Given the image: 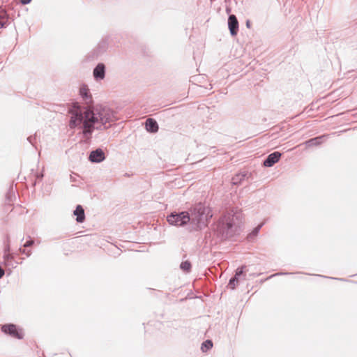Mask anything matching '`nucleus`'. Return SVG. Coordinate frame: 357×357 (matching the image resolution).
Returning a JSON list of instances; mask_svg holds the SVG:
<instances>
[{
  "label": "nucleus",
  "mask_w": 357,
  "mask_h": 357,
  "mask_svg": "<svg viewBox=\"0 0 357 357\" xmlns=\"http://www.w3.org/2000/svg\"><path fill=\"white\" fill-rule=\"evenodd\" d=\"M179 267L182 271L188 273L192 270V264L189 260H185L181 263Z\"/></svg>",
  "instance_id": "19"
},
{
  "label": "nucleus",
  "mask_w": 357,
  "mask_h": 357,
  "mask_svg": "<svg viewBox=\"0 0 357 357\" xmlns=\"http://www.w3.org/2000/svg\"><path fill=\"white\" fill-rule=\"evenodd\" d=\"M291 274H293V273H289V272H279V273H275V274H273L271 275V276H269L266 280L269 279V278H272L273 277H275V276H278V275H291Z\"/></svg>",
  "instance_id": "27"
},
{
  "label": "nucleus",
  "mask_w": 357,
  "mask_h": 357,
  "mask_svg": "<svg viewBox=\"0 0 357 357\" xmlns=\"http://www.w3.org/2000/svg\"><path fill=\"white\" fill-rule=\"evenodd\" d=\"M318 276H319V277H323V278H326V276H324V275H318Z\"/></svg>",
  "instance_id": "35"
},
{
  "label": "nucleus",
  "mask_w": 357,
  "mask_h": 357,
  "mask_svg": "<svg viewBox=\"0 0 357 357\" xmlns=\"http://www.w3.org/2000/svg\"><path fill=\"white\" fill-rule=\"evenodd\" d=\"M44 175L43 172L37 173L36 175V180L34 181L33 185L35 186L38 181H41L43 178Z\"/></svg>",
  "instance_id": "26"
},
{
  "label": "nucleus",
  "mask_w": 357,
  "mask_h": 357,
  "mask_svg": "<svg viewBox=\"0 0 357 357\" xmlns=\"http://www.w3.org/2000/svg\"><path fill=\"white\" fill-rule=\"evenodd\" d=\"M245 268V266H242L238 268L236 271L234 276L239 278L242 275L244 274Z\"/></svg>",
  "instance_id": "23"
},
{
  "label": "nucleus",
  "mask_w": 357,
  "mask_h": 357,
  "mask_svg": "<svg viewBox=\"0 0 357 357\" xmlns=\"http://www.w3.org/2000/svg\"><path fill=\"white\" fill-rule=\"evenodd\" d=\"M234 216L227 213L222 215L215 223L214 234L220 241L231 238L238 232V226L235 222Z\"/></svg>",
  "instance_id": "2"
},
{
  "label": "nucleus",
  "mask_w": 357,
  "mask_h": 357,
  "mask_svg": "<svg viewBox=\"0 0 357 357\" xmlns=\"http://www.w3.org/2000/svg\"><path fill=\"white\" fill-rule=\"evenodd\" d=\"M31 1V0H20V2L23 5H26L29 3Z\"/></svg>",
  "instance_id": "30"
},
{
  "label": "nucleus",
  "mask_w": 357,
  "mask_h": 357,
  "mask_svg": "<svg viewBox=\"0 0 357 357\" xmlns=\"http://www.w3.org/2000/svg\"><path fill=\"white\" fill-rule=\"evenodd\" d=\"M1 328L3 333L18 340L23 339L24 336L23 329L14 324H3Z\"/></svg>",
  "instance_id": "5"
},
{
  "label": "nucleus",
  "mask_w": 357,
  "mask_h": 357,
  "mask_svg": "<svg viewBox=\"0 0 357 357\" xmlns=\"http://www.w3.org/2000/svg\"><path fill=\"white\" fill-rule=\"evenodd\" d=\"M331 279H333V280H342V281H344L345 280L343 279V278H330Z\"/></svg>",
  "instance_id": "33"
},
{
  "label": "nucleus",
  "mask_w": 357,
  "mask_h": 357,
  "mask_svg": "<svg viewBox=\"0 0 357 357\" xmlns=\"http://www.w3.org/2000/svg\"><path fill=\"white\" fill-rule=\"evenodd\" d=\"M10 246L9 243H7L4 247L3 255L10 254Z\"/></svg>",
  "instance_id": "28"
},
{
  "label": "nucleus",
  "mask_w": 357,
  "mask_h": 357,
  "mask_svg": "<svg viewBox=\"0 0 357 357\" xmlns=\"http://www.w3.org/2000/svg\"><path fill=\"white\" fill-rule=\"evenodd\" d=\"M15 192L13 185H10L6 195V204L8 205L9 206H11L12 202L15 199Z\"/></svg>",
  "instance_id": "16"
},
{
  "label": "nucleus",
  "mask_w": 357,
  "mask_h": 357,
  "mask_svg": "<svg viewBox=\"0 0 357 357\" xmlns=\"http://www.w3.org/2000/svg\"><path fill=\"white\" fill-rule=\"evenodd\" d=\"M105 159V154L103 150L100 148H98L91 151L89 160L93 163H100L104 161Z\"/></svg>",
  "instance_id": "7"
},
{
  "label": "nucleus",
  "mask_w": 357,
  "mask_h": 357,
  "mask_svg": "<svg viewBox=\"0 0 357 357\" xmlns=\"http://www.w3.org/2000/svg\"><path fill=\"white\" fill-rule=\"evenodd\" d=\"M230 213H231V214H233L234 211H231V212H230ZM234 215H235V216H234V219H235V218H236V219H238V215L236 213H234Z\"/></svg>",
  "instance_id": "34"
},
{
  "label": "nucleus",
  "mask_w": 357,
  "mask_h": 357,
  "mask_svg": "<svg viewBox=\"0 0 357 357\" xmlns=\"http://www.w3.org/2000/svg\"><path fill=\"white\" fill-rule=\"evenodd\" d=\"M325 135H321L307 140L305 144L307 147L319 146L323 142Z\"/></svg>",
  "instance_id": "17"
},
{
  "label": "nucleus",
  "mask_w": 357,
  "mask_h": 357,
  "mask_svg": "<svg viewBox=\"0 0 357 357\" xmlns=\"http://www.w3.org/2000/svg\"><path fill=\"white\" fill-rule=\"evenodd\" d=\"M79 95L85 101L86 104L92 102V96L86 84H83L79 89Z\"/></svg>",
  "instance_id": "13"
},
{
  "label": "nucleus",
  "mask_w": 357,
  "mask_h": 357,
  "mask_svg": "<svg viewBox=\"0 0 357 357\" xmlns=\"http://www.w3.org/2000/svg\"><path fill=\"white\" fill-rule=\"evenodd\" d=\"M73 214L76 216L75 220L78 223H82L85 220L84 209L81 205H77Z\"/></svg>",
  "instance_id": "14"
},
{
  "label": "nucleus",
  "mask_w": 357,
  "mask_h": 357,
  "mask_svg": "<svg viewBox=\"0 0 357 357\" xmlns=\"http://www.w3.org/2000/svg\"><path fill=\"white\" fill-rule=\"evenodd\" d=\"M20 251L21 253L26 255V257H29L31 255V250L26 251L24 249L20 248Z\"/></svg>",
  "instance_id": "29"
},
{
  "label": "nucleus",
  "mask_w": 357,
  "mask_h": 357,
  "mask_svg": "<svg viewBox=\"0 0 357 357\" xmlns=\"http://www.w3.org/2000/svg\"><path fill=\"white\" fill-rule=\"evenodd\" d=\"M188 212L190 222L195 230H201L204 228L213 216L211 208L202 203L196 204Z\"/></svg>",
  "instance_id": "3"
},
{
  "label": "nucleus",
  "mask_w": 357,
  "mask_h": 357,
  "mask_svg": "<svg viewBox=\"0 0 357 357\" xmlns=\"http://www.w3.org/2000/svg\"><path fill=\"white\" fill-rule=\"evenodd\" d=\"M3 260H4V264L6 266H10L12 268H15L17 266V264H18L17 261L14 259V256L13 254H6L3 255Z\"/></svg>",
  "instance_id": "18"
},
{
  "label": "nucleus",
  "mask_w": 357,
  "mask_h": 357,
  "mask_svg": "<svg viewBox=\"0 0 357 357\" xmlns=\"http://www.w3.org/2000/svg\"><path fill=\"white\" fill-rule=\"evenodd\" d=\"M9 15L6 10L0 9V29L6 28L9 24Z\"/></svg>",
  "instance_id": "15"
},
{
  "label": "nucleus",
  "mask_w": 357,
  "mask_h": 357,
  "mask_svg": "<svg viewBox=\"0 0 357 357\" xmlns=\"http://www.w3.org/2000/svg\"><path fill=\"white\" fill-rule=\"evenodd\" d=\"M250 176L251 173H249L248 172L244 171L239 172L232 177L231 183L235 185H240L243 181L248 179Z\"/></svg>",
  "instance_id": "11"
},
{
  "label": "nucleus",
  "mask_w": 357,
  "mask_h": 357,
  "mask_svg": "<svg viewBox=\"0 0 357 357\" xmlns=\"http://www.w3.org/2000/svg\"><path fill=\"white\" fill-rule=\"evenodd\" d=\"M238 21L235 15H229L228 17V28L232 36L237 35L238 31Z\"/></svg>",
  "instance_id": "10"
},
{
  "label": "nucleus",
  "mask_w": 357,
  "mask_h": 357,
  "mask_svg": "<svg viewBox=\"0 0 357 357\" xmlns=\"http://www.w3.org/2000/svg\"><path fill=\"white\" fill-rule=\"evenodd\" d=\"M145 128L150 133H156L158 131L159 126L155 119L149 118L145 121Z\"/></svg>",
  "instance_id": "12"
},
{
  "label": "nucleus",
  "mask_w": 357,
  "mask_h": 357,
  "mask_svg": "<svg viewBox=\"0 0 357 357\" xmlns=\"http://www.w3.org/2000/svg\"><path fill=\"white\" fill-rule=\"evenodd\" d=\"M167 220L171 225L183 227L190 222L189 212L183 211L181 212H172L167 216Z\"/></svg>",
  "instance_id": "4"
},
{
  "label": "nucleus",
  "mask_w": 357,
  "mask_h": 357,
  "mask_svg": "<svg viewBox=\"0 0 357 357\" xmlns=\"http://www.w3.org/2000/svg\"><path fill=\"white\" fill-rule=\"evenodd\" d=\"M4 273L3 269L0 266V279L3 276Z\"/></svg>",
  "instance_id": "32"
},
{
  "label": "nucleus",
  "mask_w": 357,
  "mask_h": 357,
  "mask_svg": "<svg viewBox=\"0 0 357 357\" xmlns=\"http://www.w3.org/2000/svg\"><path fill=\"white\" fill-rule=\"evenodd\" d=\"M245 24H246V27H247V28H248V29H250V26H251V22H250V21L249 20H246V23H245Z\"/></svg>",
  "instance_id": "31"
},
{
  "label": "nucleus",
  "mask_w": 357,
  "mask_h": 357,
  "mask_svg": "<svg viewBox=\"0 0 357 357\" xmlns=\"http://www.w3.org/2000/svg\"><path fill=\"white\" fill-rule=\"evenodd\" d=\"M27 141L32 145L35 146L36 142V135H31L27 137Z\"/></svg>",
  "instance_id": "24"
},
{
  "label": "nucleus",
  "mask_w": 357,
  "mask_h": 357,
  "mask_svg": "<svg viewBox=\"0 0 357 357\" xmlns=\"http://www.w3.org/2000/svg\"><path fill=\"white\" fill-rule=\"evenodd\" d=\"M239 278H238L236 276L232 277L228 283V287L231 289H234L236 287V285L238 283Z\"/></svg>",
  "instance_id": "22"
},
{
  "label": "nucleus",
  "mask_w": 357,
  "mask_h": 357,
  "mask_svg": "<svg viewBox=\"0 0 357 357\" xmlns=\"http://www.w3.org/2000/svg\"><path fill=\"white\" fill-rule=\"evenodd\" d=\"M213 342L211 340H206L202 344L201 349L203 352H206L213 347Z\"/></svg>",
  "instance_id": "20"
},
{
  "label": "nucleus",
  "mask_w": 357,
  "mask_h": 357,
  "mask_svg": "<svg viewBox=\"0 0 357 357\" xmlns=\"http://www.w3.org/2000/svg\"><path fill=\"white\" fill-rule=\"evenodd\" d=\"M262 226H263V224H261V225H259L255 228H254V229L248 235V239L249 241H251L252 238L256 237L258 235Z\"/></svg>",
  "instance_id": "21"
},
{
  "label": "nucleus",
  "mask_w": 357,
  "mask_h": 357,
  "mask_svg": "<svg viewBox=\"0 0 357 357\" xmlns=\"http://www.w3.org/2000/svg\"><path fill=\"white\" fill-rule=\"evenodd\" d=\"M106 67L103 63H98L93 70V76L96 81H100L105 79Z\"/></svg>",
  "instance_id": "9"
},
{
  "label": "nucleus",
  "mask_w": 357,
  "mask_h": 357,
  "mask_svg": "<svg viewBox=\"0 0 357 357\" xmlns=\"http://www.w3.org/2000/svg\"><path fill=\"white\" fill-rule=\"evenodd\" d=\"M281 155L282 153H280L279 151H274L270 153L264 160L263 165L266 167H273L275 163H277L280 160Z\"/></svg>",
  "instance_id": "8"
},
{
  "label": "nucleus",
  "mask_w": 357,
  "mask_h": 357,
  "mask_svg": "<svg viewBox=\"0 0 357 357\" xmlns=\"http://www.w3.org/2000/svg\"><path fill=\"white\" fill-rule=\"evenodd\" d=\"M29 240H27L25 243L23 245V247L24 248H29L31 246H32L33 244H34V241L29 236Z\"/></svg>",
  "instance_id": "25"
},
{
  "label": "nucleus",
  "mask_w": 357,
  "mask_h": 357,
  "mask_svg": "<svg viewBox=\"0 0 357 357\" xmlns=\"http://www.w3.org/2000/svg\"><path fill=\"white\" fill-rule=\"evenodd\" d=\"M109 36H106L98 43L97 46L91 52L93 58H98L106 52L109 46Z\"/></svg>",
  "instance_id": "6"
},
{
  "label": "nucleus",
  "mask_w": 357,
  "mask_h": 357,
  "mask_svg": "<svg viewBox=\"0 0 357 357\" xmlns=\"http://www.w3.org/2000/svg\"><path fill=\"white\" fill-rule=\"evenodd\" d=\"M71 114L69 128L82 129L86 140L92 137L95 130L102 131L111 127L110 123L115 121L114 112L107 106L96 105L84 107H77L70 109Z\"/></svg>",
  "instance_id": "1"
}]
</instances>
